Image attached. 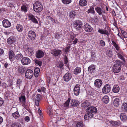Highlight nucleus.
<instances>
[{
  "mask_svg": "<svg viewBox=\"0 0 127 127\" xmlns=\"http://www.w3.org/2000/svg\"><path fill=\"white\" fill-rule=\"evenodd\" d=\"M120 100L118 98H116L114 100L113 103L115 106L118 107L119 106Z\"/></svg>",
  "mask_w": 127,
  "mask_h": 127,
  "instance_id": "obj_32",
  "label": "nucleus"
},
{
  "mask_svg": "<svg viewBox=\"0 0 127 127\" xmlns=\"http://www.w3.org/2000/svg\"><path fill=\"white\" fill-rule=\"evenodd\" d=\"M35 63L36 64H38L40 66L41 65L42 62L41 61L36 60L35 61Z\"/></svg>",
  "mask_w": 127,
  "mask_h": 127,
  "instance_id": "obj_55",
  "label": "nucleus"
},
{
  "mask_svg": "<svg viewBox=\"0 0 127 127\" xmlns=\"http://www.w3.org/2000/svg\"><path fill=\"white\" fill-rule=\"evenodd\" d=\"M35 105L38 106L39 105V99H35Z\"/></svg>",
  "mask_w": 127,
  "mask_h": 127,
  "instance_id": "obj_58",
  "label": "nucleus"
},
{
  "mask_svg": "<svg viewBox=\"0 0 127 127\" xmlns=\"http://www.w3.org/2000/svg\"><path fill=\"white\" fill-rule=\"evenodd\" d=\"M16 29L19 32H22L23 30L22 26L20 24H18L16 26Z\"/></svg>",
  "mask_w": 127,
  "mask_h": 127,
  "instance_id": "obj_36",
  "label": "nucleus"
},
{
  "mask_svg": "<svg viewBox=\"0 0 127 127\" xmlns=\"http://www.w3.org/2000/svg\"><path fill=\"white\" fill-rule=\"evenodd\" d=\"M64 65V64L62 62H60L57 64V66L60 68H62L63 66Z\"/></svg>",
  "mask_w": 127,
  "mask_h": 127,
  "instance_id": "obj_50",
  "label": "nucleus"
},
{
  "mask_svg": "<svg viewBox=\"0 0 127 127\" xmlns=\"http://www.w3.org/2000/svg\"><path fill=\"white\" fill-rule=\"evenodd\" d=\"M120 89V87L119 86L115 85L112 88V91L114 93H117L119 92Z\"/></svg>",
  "mask_w": 127,
  "mask_h": 127,
  "instance_id": "obj_18",
  "label": "nucleus"
},
{
  "mask_svg": "<svg viewBox=\"0 0 127 127\" xmlns=\"http://www.w3.org/2000/svg\"><path fill=\"white\" fill-rule=\"evenodd\" d=\"M16 41V39L14 37L10 36L7 39V42L9 44L11 45L14 43Z\"/></svg>",
  "mask_w": 127,
  "mask_h": 127,
  "instance_id": "obj_14",
  "label": "nucleus"
},
{
  "mask_svg": "<svg viewBox=\"0 0 127 127\" xmlns=\"http://www.w3.org/2000/svg\"><path fill=\"white\" fill-rule=\"evenodd\" d=\"M121 119L123 121H125L127 119V116L125 113H122L120 116Z\"/></svg>",
  "mask_w": 127,
  "mask_h": 127,
  "instance_id": "obj_24",
  "label": "nucleus"
},
{
  "mask_svg": "<svg viewBox=\"0 0 127 127\" xmlns=\"http://www.w3.org/2000/svg\"><path fill=\"white\" fill-rule=\"evenodd\" d=\"M73 24L74 27L77 30H81L83 25L81 21L77 20L74 22Z\"/></svg>",
  "mask_w": 127,
  "mask_h": 127,
  "instance_id": "obj_2",
  "label": "nucleus"
},
{
  "mask_svg": "<svg viewBox=\"0 0 127 127\" xmlns=\"http://www.w3.org/2000/svg\"><path fill=\"white\" fill-rule=\"evenodd\" d=\"M106 55L109 57L112 58L113 56L112 52L110 50H107L106 51Z\"/></svg>",
  "mask_w": 127,
  "mask_h": 127,
  "instance_id": "obj_39",
  "label": "nucleus"
},
{
  "mask_svg": "<svg viewBox=\"0 0 127 127\" xmlns=\"http://www.w3.org/2000/svg\"><path fill=\"white\" fill-rule=\"evenodd\" d=\"M76 15V13L74 11L70 12L69 16L71 18H73Z\"/></svg>",
  "mask_w": 127,
  "mask_h": 127,
  "instance_id": "obj_47",
  "label": "nucleus"
},
{
  "mask_svg": "<svg viewBox=\"0 0 127 127\" xmlns=\"http://www.w3.org/2000/svg\"><path fill=\"white\" fill-rule=\"evenodd\" d=\"M62 53V51L61 50L53 49H52L51 53L54 56L56 57L61 54Z\"/></svg>",
  "mask_w": 127,
  "mask_h": 127,
  "instance_id": "obj_7",
  "label": "nucleus"
},
{
  "mask_svg": "<svg viewBox=\"0 0 127 127\" xmlns=\"http://www.w3.org/2000/svg\"><path fill=\"white\" fill-rule=\"evenodd\" d=\"M71 1V0H62V2L64 4H68Z\"/></svg>",
  "mask_w": 127,
  "mask_h": 127,
  "instance_id": "obj_51",
  "label": "nucleus"
},
{
  "mask_svg": "<svg viewBox=\"0 0 127 127\" xmlns=\"http://www.w3.org/2000/svg\"><path fill=\"white\" fill-rule=\"evenodd\" d=\"M112 42L115 48L116 49L117 51L119 50L120 48L118 46V44H117L113 40H112Z\"/></svg>",
  "mask_w": 127,
  "mask_h": 127,
  "instance_id": "obj_42",
  "label": "nucleus"
},
{
  "mask_svg": "<svg viewBox=\"0 0 127 127\" xmlns=\"http://www.w3.org/2000/svg\"><path fill=\"white\" fill-rule=\"evenodd\" d=\"M79 102L75 99H72L71 102V105L72 106L77 107L79 104Z\"/></svg>",
  "mask_w": 127,
  "mask_h": 127,
  "instance_id": "obj_17",
  "label": "nucleus"
},
{
  "mask_svg": "<svg viewBox=\"0 0 127 127\" xmlns=\"http://www.w3.org/2000/svg\"><path fill=\"white\" fill-rule=\"evenodd\" d=\"M102 84V81L100 79H96L95 81L94 85L97 88L100 87Z\"/></svg>",
  "mask_w": 127,
  "mask_h": 127,
  "instance_id": "obj_11",
  "label": "nucleus"
},
{
  "mask_svg": "<svg viewBox=\"0 0 127 127\" xmlns=\"http://www.w3.org/2000/svg\"><path fill=\"white\" fill-rule=\"evenodd\" d=\"M116 53H117V55L118 56V57L120 59L123 60V62H125V61L124 59V57H123V56H122V55H121V54H119V53H118V52H116Z\"/></svg>",
  "mask_w": 127,
  "mask_h": 127,
  "instance_id": "obj_52",
  "label": "nucleus"
},
{
  "mask_svg": "<svg viewBox=\"0 0 127 127\" xmlns=\"http://www.w3.org/2000/svg\"><path fill=\"white\" fill-rule=\"evenodd\" d=\"M90 104L89 100H86L81 104V106L85 108L90 106Z\"/></svg>",
  "mask_w": 127,
  "mask_h": 127,
  "instance_id": "obj_19",
  "label": "nucleus"
},
{
  "mask_svg": "<svg viewBox=\"0 0 127 127\" xmlns=\"http://www.w3.org/2000/svg\"><path fill=\"white\" fill-rule=\"evenodd\" d=\"M19 99L20 102H24L26 101V98L25 96H21L19 97Z\"/></svg>",
  "mask_w": 127,
  "mask_h": 127,
  "instance_id": "obj_46",
  "label": "nucleus"
},
{
  "mask_svg": "<svg viewBox=\"0 0 127 127\" xmlns=\"http://www.w3.org/2000/svg\"><path fill=\"white\" fill-rule=\"evenodd\" d=\"M121 64H116L113 66V71L114 73H119L121 69Z\"/></svg>",
  "mask_w": 127,
  "mask_h": 127,
  "instance_id": "obj_4",
  "label": "nucleus"
},
{
  "mask_svg": "<svg viewBox=\"0 0 127 127\" xmlns=\"http://www.w3.org/2000/svg\"><path fill=\"white\" fill-rule=\"evenodd\" d=\"M44 54V53L42 51L38 50L36 53V56L37 58H40L43 57Z\"/></svg>",
  "mask_w": 127,
  "mask_h": 127,
  "instance_id": "obj_16",
  "label": "nucleus"
},
{
  "mask_svg": "<svg viewBox=\"0 0 127 127\" xmlns=\"http://www.w3.org/2000/svg\"><path fill=\"white\" fill-rule=\"evenodd\" d=\"M64 64H67L68 62V58L66 55H65L64 56Z\"/></svg>",
  "mask_w": 127,
  "mask_h": 127,
  "instance_id": "obj_56",
  "label": "nucleus"
},
{
  "mask_svg": "<svg viewBox=\"0 0 127 127\" xmlns=\"http://www.w3.org/2000/svg\"><path fill=\"white\" fill-rule=\"evenodd\" d=\"M94 8L93 6H91L90 7V9H89L87 12L88 13H91L92 14H94L95 13V11L94 10Z\"/></svg>",
  "mask_w": 127,
  "mask_h": 127,
  "instance_id": "obj_37",
  "label": "nucleus"
},
{
  "mask_svg": "<svg viewBox=\"0 0 127 127\" xmlns=\"http://www.w3.org/2000/svg\"><path fill=\"white\" fill-rule=\"evenodd\" d=\"M9 58L11 60H12L15 56L14 53L12 50H10L8 52Z\"/></svg>",
  "mask_w": 127,
  "mask_h": 127,
  "instance_id": "obj_29",
  "label": "nucleus"
},
{
  "mask_svg": "<svg viewBox=\"0 0 127 127\" xmlns=\"http://www.w3.org/2000/svg\"><path fill=\"white\" fill-rule=\"evenodd\" d=\"M4 102L3 99L0 97V107L1 106Z\"/></svg>",
  "mask_w": 127,
  "mask_h": 127,
  "instance_id": "obj_61",
  "label": "nucleus"
},
{
  "mask_svg": "<svg viewBox=\"0 0 127 127\" xmlns=\"http://www.w3.org/2000/svg\"><path fill=\"white\" fill-rule=\"evenodd\" d=\"M70 100V99L69 98L67 100L64 104V107L67 108L68 107Z\"/></svg>",
  "mask_w": 127,
  "mask_h": 127,
  "instance_id": "obj_44",
  "label": "nucleus"
},
{
  "mask_svg": "<svg viewBox=\"0 0 127 127\" xmlns=\"http://www.w3.org/2000/svg\"><path fill=\"white\" fill-rule=\"evenodd\" d=\"M83 123L82 122H77L75 125V127H83Z\"/></svg>",
  "mask_w": 127,
  "mask_h": 127,
  "instance_id": "obj_43",
  "label": "nucleus"
},
{
  "mask_svg": "<svg viewBox=\"0 0 127 127\" xmlns=\"http://www.w3.org/2000/svg\"><path fill=\"white\" fill-rule=\"evenodd\" d=\"M4 52L3 50L1 48H0V56L4 55Z\"/></svg>",
  "mask_w": 127,
  "mask_h": 127,
  "instance_id": "obj_59",
  "label": "nucleus"
},
{
  "mask_svg": "<svg viewBox=\"0 0 127 127\" xmlns=\"http://www.w3.org/2000/svg\"><path fill=\"white\" fill-rule=\"evenodd\" d=\"M19 72L21 73H24L26 70V68L23 67L19 66L18 67Z\"/></svg>",
  "mask_w": 127,
  "mask_h": 127,
  "instance_id": "obj_40",
  "label": "nucleus"
},
{
  "mask_svg": "<svg viewBox=\"0 0 127 127\" xmlns=\"http://www.w3.org/2000/svg\"><path fill=\"white\" fill-rule=\"evenodd\" d=\"M109 123L111 124L112 126L115 127L119 126L121 124L119 121H114L111 120L109 121Z\"/></svg>",
  "mask_w": 127,
  "mask_h": 127,
  "instance_id": "obj_15",
  "label": "nucleus"
},
{
  "mask_svg": "<svg viewBox=\"0 0 127 127\" xmlns=\"http://www.w3.org/2000/svg\"><path fill=\"white\" fill-rule=\"evenodd\" d=\"M40 69L38 67L36 68L34 70V72L39 73L40 72Z\"/></svg>",
  "mask_w": 127,
  "mask_h": 127,
  "instance_id": "obj_62",
  "label": "nucleus"
},
{
  "mask_svg": "<svg viewBox=\"0 0 127 127\" xmlns=\"http://www.w3.org/2000/svg\"><path fill=\"white\" fill-rule=\"evenodd\" d=\"M80 85L79 84L75 85L73 90L74 94L76 96L78 95L80 92Z\"/></svg>",
  "mask_w": 127,
  "mask_h": 127,
  "instance_id": "obj_6",
  "label": "nucleus"
},
{
  "mask_svg": "<svg viewBox=\"0 0 127 127\" xmlns=\"http://www.w3.org/2000/svg\"><path fill=\"white\" fill-rule=\"evenodd\" d=\"M17 60H21L23 57V56L21 54H17L15 56Z\"/></svg>",
  "mask_w": 127,
  "mask_h": 127,
  "instance_id": "obj_45",
  "label": "nucleus"
},
{
  "mask_svg": "<svg viewBox=\"0 0 127 127\" xmlns=\"http://www.w3.org/2000/svg\"><path fill=\"white\" fill-rule=\"evenodd\" d=\"M11 127H21V126L20 124L15 122L12 124Z\"/></svg>",
  "mask_w": 127,
  "mask_h": 127,
  "instance_id": "obj_48",
  "label": "nucleus"
},
{
  "mask_svg": "<svg viewBox=\"0 0 127 127\" xmlns=\"http://www.w3.org/2000/svg\"><path fill=\"white\" fill-rule=\"evenodd\" d=\"M114 62H116V64H121L122 63V62L120 60H113Z\"/></svg>",
  "mask_w": 127,
  "mask_h": 127,
  "instance_id": "obj_60",
  "label": "nucleus"
},
{
  "mask_svg": "<svg viewBox=\"0 0 127 127\" xmlns=\"http://www.w3.org/2000/svg\"><path fill=\"white\" fill-rule=\"evenodd\" d=\"M29 17L30 19L31 20L32 22L35 24H38V22L36 19L35 18L34 16L32 15H29Z\"/></svg>",
  "mask_w": 127,
  "mask_h": 127,
  "instance_id": "obj_23",
  "label": "nucleus"
},
{
  "mask_svg": "<svg viewBox=\"0 0 127 127\" xmlns=\"http://www.w3.org/2000/svg\"><path fill=\"white\" fill-rule=\"evenodd\" d=\"M88 71L92 73L93 71L95 69V66L94 64H92L89 66L88 67Z\"/></svg>",
  "mask_w": 127,
  "mask_h": 127,
  "instance_id": "obj_26",
  "label": "nucleus"
},
{
  "mask_svg": "<svg viewBox=\"0 0 127 127\" xmlns=\"http://www.w3.org/2000/svg\"><path fill=\"white\" fill-rule=\"evenodd\" d=\"M28 36L31 40H34L36 37L35 32L32 31H29L28 33Z\"/></svg>",
  "mask_w": 127,
  "mask_h": 127,
  "instance_id": "obj_12",
  "label": "nucleus"
},
{
  "mask_svg": "<svg viewBox=\"0 0 127 127\" xmlns=\"http://www.w3.org/2000/svg\"><path fill=\"white\" fill-rule=\"evenodd\" d=\"M98 32L102 34H105L108 35L109 33L108 31L106 30L99 29L98 31Z\"/></svg>",
  "mask_w": 127,
  "mask_h": 127,
  "instance_id": "obj_25",
  "label": "nucleus"
},
{
  "mask_svg": "<svg viewBox=\"0 0 127 127\" xmlns=\"http://www.w3.org/2000/svg\"><path fill=\"white\" fill-rule=\"evenodd\" d=\"M95 53L94 52H92L91 55V60L92 61H94L95 60Z\"/></svg>",
  "mask_w": 127,
  "mask_h": 127,
  "instance_id": "obj_53",
  "label": "nucleus"
},
{
  "mask_svg": "<svg viewBox=\"0 0 127 127\" xmlns=\"http://www.w3.org/2000/svg\"><path fill=\"white\" fill-rule=\"evenodd\" d=\"M13 83L11 80H10L8 82V86L9 87H12Z\"/></svg>",
  "mask_w": 127,
  "mask_h": 127,
  "instance_id": "obj_63",
  "label": "nucleus"
},
{
  "mask_svg": "<svg viewBox=\"0 0 127 127\" xmlns=\"http://www.w3.org/2000/svg\"><path fill=\"white\" fill-rule=\"evenodd\" d=\"M81 68L80 67H77L74 71V73L76 75L80 73L81 71Z\"/></svg>",
  "mask_w": 127,
  "mask_h": 127,
  "instance_id": "obj_34",
  "label": "nucleus"
},
{
  "mask_svg": "<svg viewBox=\"0 0 127 127\" xmlns=\"http://www.w3.org/2000/svg\"><path fill=\"white\" fill-rule=\"evenodd\" d=\"M87 112H88L92 115L93 117L94 114L93 113L95 114L97 112V108L94 106H90L87 108L86 109Z\"/></svg>",
  "mask_w": 127,
  "mask_h": 127,
  "instance_id": "obj_3",
  "label": "nucleus"
},
{
  "mask_svg": "<svg viewBox=\"0 0 127 127\" xmlns=\"http://www.w3.org/2000/svg\"><path fill=\"white\" fill-rule=\"evenodd\" d=\"M121 109L123 112H126L127 111V103L125 102L123 103L122 105Z\"/></svg>",
  "mask_w": 127,
  "mask_h": 127,
  "instance_id": "obj_21",
  "label": "nucleus"
},
{
  "mask_svg": "<svg viewBox=\"0 0 127 127\" xmlns=\"http://www.w3.org/2000/svg\"><path fill=\"white\" fill-rule=\"evenodd\" d=\"M21 62L23 65H27L30 63L31 61L29 58L24 57L22 59Z\"/></svg>",
  "mask_w": 127,
  "mask_h": 127,
  "instance_id": "obj_10",
  "label": "nucleus"
},
{
  "mask_svg": "<svg viewBox=\"0 0 127 127\" xmlns=\"http://www.w3.org/2000/svg\"><path fill=\"white\" fill-rule=\"evenodd\" d=\"M3 26L5 28L9 27L11 26L10 22L7 19H4L2 21Z\"/></svg>",
  "mask_w": 127,
  "mask_h": 127,
  "instance_id": "obj_13",
  "label": "nucleus"
},
{
  "mask_svg": "<svg viewBox=\"0 0 127 127\" xmlns=\"http://www.w3.org/2000/svg\"><path fill=\"white\" fill-rule=\"evenodd\" d=\"M111 90L110 85L109 84H106L103 88L102 91L103 93L106 94L109 92Z\"/></svg>",
  "mask_w": 127,
  "mask_h": 127,
  "instance_id": "obj_9",
  "label": "nucleus"
},
{
  "mask_svg": "<svg viewBox=\"0 0 127 127\" xmlns=\"http://www.w3.org/2000/svg\"><path fill=\"white\" fill-rule=\"evenodd\" d=\"M85 30L87 32H90L93 30V28L90 25L88 24H86L85 25Z\"/></svg>",
  "mask_w": 127,
  "mask_h": 127,
  "instance_id": "obj_22",
  "label": "nucleus"
},
{
  "mask_svg": "<svg viewBox=\"0 0 127 127\" xmlns=\"http://www.w3.org/2000/svg\"><path fill=\"white\" fill-rule=\"evenodd\" d=\"M102 101L106 104L109 101V98L108 96L105 95L102 99Z\"/></svg>",
  "mask_w": 127,
  "mask_h": 127,
  "instance_id": "obj_30",
  "label": "nucleus"
},
{
  "mask_svg": "<svg viewBox=\"0 0 127 127\" xmlns=\"http://www.w3.org/2000/svg\"><path fill=\"white\" fill-rule=\"evenodd\" d=\"M100 43L101 46H104L105 45V43L102 40H100Z\"/></svg>",
  "mask_w": 127,
  "mask_h": 127,
  "instance_id": "obj_64",
  "label": "nucleus"
},
{
  "mask_svg": "<svg viewBox=\"0 0 127 127\" xmlns=\"http://www.w3.org/2000/svg\"><path fill=\"white\" fill-rule=\"evenodd\" d=\"M95 10L99 15H102V13H105L104 11L101 7H97L95 8Z\"/></svg>",
  "mask_w": 127,
  "mask_h": 127,
  "instance_id": "obj_20",
  "label": "nucleus"
},
{
  "mask_svg": "<svg viewBox=\"0 0 127 127\" xmlns=\"http://www.w3.org/2000/svg\"><path fill=\"white\" fill-rule=\"evenodd\" d=\"M21 10L26 13L27 12V10L28 8L25 5H23L21 7Z\"/></svg>",
  "mask_w": 127,
  "mask_h": 127,
  "instance_id": "obj_49",
  "label": "nucleus"
},
{
  "mask_svg": "<svg viewBox=\"0 0 127 127\" xmlns=\"http://www.w3.org/2000/svg\"><path fill=\"white\" fill-rule=\"evenodd\" d=\"M72 77L71 74L70 73L67 72L64 75L63 79L65 81L68 82L70 80Z\"/></svg>",
  "mask_w": 127,
  "mask_h": 127,
  "instance_id": "obj_8",
  "label": "nucleus"
},
{
  "mask_svg": "<svg viewBox=\"0 0 127 127\" xmlns=\"http://www.w3.org/2000/svg\"><path fill=\"white\" fill-rule=\"evenodd\" d=\"M57 15L59 17H62L63 16V14L61 12L58 10L57 11Z\"/></svg>",
  "mask_w": 127,
  "mask_h": 127,
  "instance_id": "obj_57",
  "label": "nucleus"
},
{
  "mask_svg": "<svg viewBox=\"0 0 127 127\" xmlns=\"http://www.w3.org/2000/svg\"><path fill=\"white\" fill-rule=\"evenodd\" d=\"M26 51L27 52L28 54L30 56H32L33 54V53L32 49L30 48H28Z\"/></svg>",
  "mask_w": 127,
  "mask_h": 127,
  "instance_id": "obj_35",
  "label": "nucleus"
},
{
  "mask_svg": "<svg viewBox=\"0 0 127 127\" xmlns=\"http://www.w3.org/2000/svg\"><path fill=\"white\" fill-rule=\"evenodd\" d=\"M22 80L19 79H18L16 82V85L17 86L20 88V86L22 84Z\"/></svg>",
  "mask_w": 127,
  "mask_h": 127,
  "instance_id": "obj_41",
  "label": "nucleus"
},
{
  "mask_svg": "<svg viewBox=\"0 0 127 127\" xmlns=\"http://www.w3.org/2000/svg\"><path fill=\"white\" fill-rule=\"evenodd\" d=\"M63 35L56 33L55 34V37L56 39H57L58 41H61L63 38Z\"/></svg>",
  "mask_w": 127,
  "mask_h": 127,
  "instance_id": "obj_28",
  "label": "nucleus"
},
{
  "mask_svg": "<svg viewBox=\"0 0 127 127\" xmlns=\"http://www.w3.org/2000/svg\"><path fill=\"white\" fill-rule=\"evenodd\" d=\"M70 48V46L67 45L66 47L65 48V52L66 53L69 52V49Z\"/></svg>",
  "mask_w": 127,
  "mask_h": 127,
  "instance_id": "obj_54",
  "label": "nucleus"
},
{
  "mask_svg": "<svg viewBox=\"0 0 127 127\" xmlns=\"http://www.w3.org/2000/svg\"><path fill=\"white\" fill-rule=\"evenodd\" d=\"M12 115L13 117L15 119H17L20 116V115L18 111H16L13 113Z\"/></svg>",
  "mask_w": 127,
  "mask_h": 127,
  "instance_id": "obj_38",
  "label": "nucleus"
},
{
  "mask_svg": "<svg viewBox=\"0 0 127 127\" xmlns=\"http://www.w3.org/2000/svg\"><path fill=\"white\" fill-rule=\"evenodd\" d=\"M33 9L36 12H41L43 9V6L41 3L37 1L33 4Z\"/></svg>",
  "mask_w": 127,
  "mask_h": 127,
  "instance_id": "obj_1",
  "label": "nucleus"
},
{
  "mask_svg": "<svg viewBox=\"0 0 127 127\" xmlns=\"http://www.w3.org/2000/svg\"><path fill=\"white\" fill-rule=\"evenodd\" d=\"M75 36H73L71 35L70 37V39L72 40L71 42H72L74 44H76L77 43L78 39L76 38H75Z\"/></svg>",
  "mask_w": 127,
  "mask_h": 127,
  "instance_id": "obj_31",
  "label": "nucleus"
},
{
  "mask_svg": "<svg viewBox=\"0 0 127 127\" xmlns=\"http://www.w3.org/2000/svg\"><path fill=\"white\" fill-rule=\"evenodd\" d=\"M85 115L84 117V119L86 120H88L89 118H91L93 117L92 114L88 112Z\"/></svg>",
  "mask_w": 127,
  "mask_h": 127,
  "instance_id": "obj_33",
  "label": "nucleus"
},
{
  "mask_svg": "<svg viewBox=\"0 0 127 127\" xmlns=\"http://www.w3.org/2000/svg\"><path fill=\"white\" fill-rule=\"evenodd\" d=\"M25 74V76L27 78L30 79L32 77L33 73L32 70L29 69L26 70Z\"/></svg>",
  "mask_w": 127,
  "mask_h": 127,
  "instance_id": "obj_5",
  "label": "nucleus"
},
{
  "mask_svg": "<svg viewBox=\"0 0 127 127\" xmlns=\"http://www.w3.org/2000/svg\"><path fill=\"white\" fill-rule=\"evenodd\" d=\"M79 4L81 6H84L87 4V1L86 0H80Z\"/></svg>",
  "mask_w": 127,
  "mask_h": 127,
  "instance_id": "obj_27",
  "label": "nucleus"
}]
</instances>
